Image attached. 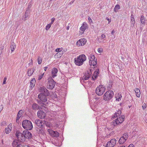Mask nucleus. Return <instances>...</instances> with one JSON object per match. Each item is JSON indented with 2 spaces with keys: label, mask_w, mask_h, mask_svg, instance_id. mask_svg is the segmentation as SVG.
I'll return each mask as SVG.
<instances>
[{
  "label": "nucleus",
  "mask_w": 147,
  "mask_h": 147,
  "mask_svg": "<svg viewBox=\"0 0 147 147\" xmlns=\"http://www.w3.org/2000/svg\"><path fill=\"white\" fill-rule=\"evenodd\" d=\"M121 113V110H119L117 113H116L118 116H119V118H117L115 120L113 121L112 122V125L115 126L121 123L124 120L125 116L124 115H120Z\"/></svg>",
  "instance_id": "obj_1"
},
{
  "label": "nucleus",
  "mask_w": 147,
  "mask_h": 147,
  "mask_svg": "<svg viewBox=\"0 0 147 147\" xmlns=\"http://www.w3.org/2000/svg\"><path fill=\"white\" fill-rule=\"evenodd\" d=\"M86 57L84 54H81L74 59L75 64L77 65L81 66L86 60Z\"/></svg>",
  "instance_id": "obj_2"
},
{
  "label": "nucleus",
  "mask_w": 147,
  "mask_h": 147,
  "mask_svg": "<svg viewBox=\"0 0 147 147\" xmlns=\"http://www.w3.org/2000/svg\"><path fill=\"white\" fill-rule=\"evenodd\" d=\"M22 125L23 127L26 130H31L33 128L32 122L29 120H24L22 122Z\"/></svg>",
  "instance_id": "obj_3"
},
{
  "label": "nucleus",
  "mask_w": 147,
  "mask_h": 147,
  "mask_svg": "<svg viewBox=\"0 0 147 147\" xmlns=\"http://www.w3.org/2000/svg\"><path fill=\"white\" fill-rule=\"evenodd\" d=\"M49 95H45L43 94L40 93L38 96L39 100H37V102L40 104H43V102H46L47 100V96Z\"/></svg>",
  "instance_id": "obj_4"
},
{
  "label": "nucleus",
  "mask_w": 147,
  "mask_h": 147,
  "mask_svg": "<svg viewBox=\"0 0 147 147\" xmlns=\"http://www.w3.org/2000/svg\"><path fill=\"white\" fill-rule=\"evenodd\" d=\"M113 92L112 90H109L104 95L103 99L105 101H109L113 98Z\"/></svg>",
  "instance_id": "obj_5"
},
{
  "label": "nucleus",
  "mask_w": 147,
  "mask_h": 147,
  "mask_svg": "<svg viewBox=\"0 0 147 147\" xmlns=\"http://www.w3.org/2000/svg\"><path fill=\"white\" fill-rule=\"evenodd\" d=\"M106 90L105 88L102 85H100L96 88V93L98 96L102 95Z\"/></svg>",
  "instance_id": "obj_6"
},
{
  "label": "nucleus",
  "mask_w": 147,
  "mask_h": 147,
  "mask_svg": "<svg viewBox=\"0 0 147 147\" xmlns=\"http://www.w3.org/2000/svg\"><path fill=\"white\" fill-rule=\"evenodd\" d=\"M16 135L18 140L19 141L23 142L25 141V139L23 133H22L18 131H17Z\"/></svg>",
  "instance_id": "obj_7"
},
{
  "label": "nucleus",
  "mask_w": 147,
  "mask_h": 147,
  "mask_svg": "<svg viewBox=\"0 0 147 147\" xmlns=\"http://www.w3.org/2000/svg\"><path fill=\"white\" fill-rule=\"evenodd\" d=\"M128 138V135L127 133L124 134L123 136L121 137L119 141V143L122 144L126 141Z\"/></svg>",
  "instance_id": "obj_8"
},
{
  "label": "nucleus",
  "mask_w": 147,
  "mask_h": 147,
  "mask_svg": "<svg viewBox=\"0 0 147 147\" xmlns=\"http://www.w3.org/2000/svg\"><path fill=\"white\" fill-rule=\"evenodd\" d=\"M116 143V140L113 138L111 139L109 142H107L106 147H113Z\"/></svg>",
  "instance_id": "obj_9"
},
{
  "label": "nucleus",
  "mask_w": 147,
  "mask_h": 147,
  "mask_svg": "<svg viewBox=\"0 0 147 147\" xmlns=\"http://www.w3.org/2000/svg\"><path fill=\"white\" fill-rule=\"evenodd\" d=\"M87 40L85 38H82L78 40L77 42V45L78 47L82 46L85 44Z\"/></svg>",
  "instance_id": "obj_10"
},
{
  "label": "nucleus",
  "mask_w": 147,
  "mask_h": 147,
  "mask_svg": "<svg viewBox=\"0 0 147 147\" xmlns=\"http://www.w3.org/2000/svg\"><path fill=\"white\" fill-rule=\"evenodd\" d=\"M34 123L37 126L41 128H43L44 126V123L40 119L35 120Z\"/></svg>",
  "instance_id": "obj_11"
},
{
  "label": "nucleus",
  "mask_w": 147,
  "mask_h": 147,
  "mask_svg": "<svg viewBox=\"0 0 147 147\" xmlns=\"http://www.w3.org/2000/svg\"><path fill=\"white\" fill-rule=\"evenodd\" d=\"M40 92V93L43 94L45 95H49V91L45 87H40L39 88Z\"/></svg>",
  "instance_id": "obj_12"
},
{
  "label": "nucleus",
  "mask_w": 147,
  "mask_h": 147,
  "mask_svg": "<svg viewBox=\"0 0 147 147\" xmlns=\"http://www.w3.org/2000/svg\"><path fill=\"white\" fill-rule=\"evenodd\" d=\"M28 130H25L23 132V135H24L25 139L26 138L29 139L32 138L31 134Z\"/></svg>",
  "instance_id": "obj_13"
},
{
  "label": "nucleus",
  "mask_w": 147,
  "mask_h": 147,
  "mask_svg": "<svg viewBox=\"0 0 147 147\" xmlns=\"http://www.w3.org/2000/svg\"><path fill=\"white\" fill-rule=\"evenodd\" d=\"M55 82L52 79V78H50L49 81L48 85H49V88L51 89H53L55 86Z\"/></svg>",
  "instance_id": "obj_14"
},
{
  "label": "nucleus",
  "mask_w": 147,
  "mask_h": 147,
  "mask_svg": "<svg viewBox=\"0 0 147 147\" xmlns=\"http://www.w3.org/2000/svg\"><path fill=\"white\" fill-rule=\"evenodd\" d=\"M37 116L40 119L44 118L46 116L45 113L42 111H39L37 113Z\"/></svg>",
  "instance_id": "obj_15"
},
{
  "label": "nucleus",
  "mask_w": 147,
  "mask_h": 147,
  "mask_svg": "<svg viewBox=\"0 0 147 147\" xmlns=\"http://www.w3.org/2000/svg\"><path fill=\"white\" fill-rule=\"evenodd\" d=\"M58 71L57 69L56 68H53L51 71L52 78H54L57 76V74Z\"/></svg>",
  "instance_id": "obj_16"
},
{
  "label": "nucleus",
  "mask_w": 147,
  "mask_h": 147,
  "mask_svg": "<svg viewBox=\"0 0 147 147\" xmlns=\"http://www.w3.org/2000/svg\"><path fill=\"white\" fill-rule=\"evenodd\" d=\"M87 27V24L86 23H84L80 28V33L83 34L86 29Z\"/></svg>",
  "instance_id": "obj_17"
},
{
  "label": "nucleus",
  "mask_w": 147,
  "mask_h": 147,
  "mask_svg": "<svg viewBox=\"0 0 147 147\" xmlns=\"http://www.w3.org/2000/svg\"><path fill=\"white\" fill-rule=\"evenodd\" d=\"M12 125L11 123H10L7 126V127L5 128V131L6 134H8L11 132L12 129Z\"/></svg>",
  "instance_id": "obj_18"
},
{
  "label": "nucleus",
  "mask_w": 147,
  "mask_h": 147,
  "mask_svg": "<svg viewBox=\"0 0 147 147\" xmlns=\"http://www.w3.org/2000/svg\"><path fill=\"white\" fill-rule=\"evenodd\" d=\"M34 71V69L33 68L29 69H28L27 74L28 76H30L32 74Z\"/></svg>",
  "instance_id": "obj_19"
},
{
  "label": "nucleus",
  "mask_w": 147,
  "mask_h": 147,
  "mask_svg": "<svg viewBox=\"0 0 147 147\" xmlns=\"http://www.w3.org/2000/svg\"><path fill=\"white\" fill-rule=\"evenodd\" d=\"M36 80L34 78H33L30 82V87L32 88L34 87Z\"/></svg>",
  "instance_id": "obj_20"
},
{
  "label": "nucleus",
  "mask_w": 147,
  "mask_h": 147,
  "mask_svg": "<svg viewBox=\"0 0 147 147\" xmlns=\"http://www.w3.org/2000/svg\"><path fill=\"white\" fill-rule=\"evenodd\" d=\"M10 48L11 52H13L14 51L16 48V45L13 42L11 43Z\"/></svg>",
  "instance_id": "obj_21"
},
{
  "label": "nucleus",
  "mask_w": 147,
  "mask_h": 147,
  "mask_svg": "<svg viewBox=\"0 0 147 147\" xmlns=\"http://www.w3.org/2000/svg\"><path fill=\"white\" fill-rule=\"evenodd\" d=\"M135 92L136 96L138 97H139L141 94L140 90L138 88H136L135 89Z\"/></svg>",
  "instance_id": "obj_22"
},
{
  "label": "nucleus",
  "mask_w": 147,
  "mask_h": 147,
  "mask_svg": "<svg viewBox=\"0 0 147 147\" xmlns=\"http://www.w3.org/2000/svg\"><path fill=\"white\" fill-rule=\"evenodd\" d=\"M32 109L34 110H38L39 109V106L36 103H34L32 106Z\"/></svg>",
  "instance_id": "obj_23"
},
{
  "label": "nucleus",
  "mask_w": 147,
  "mask_h": 147,
  "mask_svg": "<svg viewBox=\"0 0 147 147\" xmlns=\"http://www.w3.org/2000/svg\"><path fill=\"white\" fill-rule=\"evenodd\" d=\"M140 20L141 23L143 24H145L146 20L144 16L142 15L140 18Z\"/></svg>",
  "instance_id": "obj_24"
},
{
  "label": "nucleus",
  "mask_w": 147,
  "mask_h": 147,
  "mask_svg": "<svg viewBox=\"0 0 147 147\" xmlns=\"http://www.w3.org/2000/svg\"><path fill=\"white\" fill-rule=\"evenodd\" d=\"M89 61H92L95 60V57L94 55H90L89 57Z\"/></svg>",
  "instance_id": "obj_25"
},
{
  "label": "nucleus",
  "mask_w": 147,
  "mask_h": 147,
  "mask_svg": "<svg viewBox=\"0 0 147 147\" xmlns=\"http://www.w3.org/2000/svg\"><path fill=\"white\" fill-rule=\"evenodd\" d=\"M13 147H20V144H18L17 141H14L12 143Z\"/></svg>",
  "instance_id": "obj_26"
},
{
  "label": "nucleus",
  "mask_w": 147,
  "mask_h": 147,
  "mask_svg": "<svg viewBox=\"0 0 147 147\" xmlns=\"http://www.w3.org/2000/svg\"><path fill=\"white\" fill-rule=\"evenodd\" d=\"M96 60H94L92 61H89V64H90V65H92L93 66L96 65L97 63L96 61Z\"/></svg>",
  "instance_id": "obj_27"
},
{
  "label": "nucleus",
  "mask_w": 147,
  "mask_h": 147,
  "mask_svg": "<svg viewBox=\"0 0 147 147\" xmlns=\"http://www.w3.org/2000/svg\"><path fill=\"white\" fill-rule=\"evenodd\" d=\"M120 9V6L119 5H116L114 8V11L115 12H117L118 11V10Z\"/></svg>",
  "instance_id": "obj_28"
},
{
  "label": "nucleus",
  "mask_w": 147,
  "mask_h": 147,
  "mask_svg": "<svg viewBox=\"0 0 147 147\" xmlns=\"http://www.w3.org/2000/svg\"><path fill=\"white\" fill-rule=\"evenodd\" d=\"M59 134L58 132L57 131H54L52 136L57 137L59 136Z\"/></svg>",
  "instance_id": "obj_29"
},
{
  "label": "nucleus",
  "mask_w": 147,
  "mask_h": 147,
  "mask_svg": "<svg viewBox=\"0 0 147 147\" xmlns=\"http://www.w3.org/2000/svg\"><path fill=\"white\" fill-rule=\"evenodd\" d=\"M131 23L133 24V25H134L135 23V20L134 17V16L131 14Z\"/></svg>",
  "instance_id": "obj_30"
},
{
  "label": "nucleus",
  "mask_w": 147,
  "mask_h": 147,
  "mask_svg": "<svg viewBox=\"0 0 147 147\" xmlns=\"http://www.w3.org/2000/svg\"><path fill=\"white\" fill-rule=\"evenodd\" d=\"M28 12V11L27 10L25 12L24 16V21H25L26 20V18H27L29 16Z\"/></svg>",
  "instance_id": "obj_31"
},
{
  "label": "nucleus",
  "mask_w": 147,
  "mask_h": 147,
  "mask_svg": "<svg viewBox=\"0 0 147 147\" xmlns=\"http://www.w3.org/2000/svg\"><path fill=\"white\" fill-rule=\"evenodd\" d=\"M37 60L38 62V63L39 64H40L42 62V58L40 57H38V58L37 59Z\"/></svg>",
  "instance_id": "obj_32"
},
{
  "label": "nucleus",
  "mask_w": 147,
  "mask_h": 147,
  "mask_svg": "<svg viewBox=\"0 0 147 147\" xmlns=\"http://www.w3.org/2000/svg\"><path fill=\"white\" fill-rule=\"evenodd\" d=\"M47 131L49 132V133L52 136L53 134V133L54 131H53L52 129H47Z\"/></svg>",
  "instance_id": "obj_33"
},
{
  "label": "nucleus",
  "mask_w": 147,
  "mask_h": 147,
  "mask_svg": "<svg viewBox=\"0 0 147 147\" xmlns=\"http://www.w3.org/2000/svg\"><path fill=\"white\" fill-rule=\"evenodd\" d=\"M99 70L98 69H97L96 70V71H95L93 74V75H97L98 76V75L99 74Z\"/></svg>",
  "instance_id": "obj_34"
},
{
  "label": "nucleus",
  "mask_w": 147,
  "mask_h": 147,
  "mask_svg": "<svg viewBox=\"0 0 147 147\" xmlns=\"http://www.w3.org/2000/svg\"><path fill=\"white\" fill-rule=\"evenodd\" d=\"M90 78V76L89 75L85 76V77H83L82 79L83 80H87L88 79Z\"/></svg>",
  "instance_id": "obj_35"
},
{
  "label": "nucleus",
  "mask_w": 147,
  "mask_h": 147,
  "mask_svg": "<svg viewBox=\"0 0 147 147\" xmlns=\"http://www.w3.org/2000/svg\"><path fill=\"white\" fill-rule=\"evenodd\" d=\"M51 24H49L47 25L45 28L47 30H48L49 29L51 26Z\"/></svg>",
  "instance_id": "obj_36"
},
{
  "label": "nucleus",
  "mask_w": 147,
  "mask_h": 147,
  "mask_svg": "<svg viewBox=\"0 0 147 147\" xmlns=\"http://www.w3.org/2000/svg\"><path fill=\"white\" fill-rule=\"evenodd\" d=\"M18 116H20V117H21V116L22 115V110L20 111L18 113Z\"/></svg>",
  "instance_id": "obj_37"
},
{
  "label": "nucleus",
  "mask_w": 147,
  "mask_h": 147,
  "mask_svg": "<svg viewBox=\"0 0 147 147\" xmlns=\"http://www.w3.org/2000/svg\"><path fill=\"white\" fill-rule=\"evenodd\" d=\"M97 41L99 43L103 42L104 41L101 38H98L97 39Z\"/></svg>",
  "instance_id": "obj_38"
},
{
  "label": "nucleus",
  "mask_w": 147,
  "mask_h": 147,
  "mask_svg": "<svg viewBox=\"0 0 147 147\" xmlns=\"http://www.w3.org/2000/svg\"><path fill=\"white\" fill-rule=\"evenodd\" d=\"M44 74H41V75L39 76V77L38 78V80H40L41 79V78H42Z\"/></svg>",
  "instance_id": "obj_39"
},
{
  "label": "nucleus",
  "mask_w": 147,
  "mask_h": 147,
  "mask_svg": "<svg viewBox=\"0 0 147 147\" xmlns=\"http://www.w3.org/2000/svg\"><path fill=\"white\" fill-rule=\"evenodd\" d=\"M97 75H93L92 77V79L94 80L95 79L97 78Z\"/></svg>",
  "instance_id": "obj_40"
},
{
  "label": "nucleus",
  "mask_w": 147,
  "mask_h": 147,
  "mask_svg": "<svg viewBox=\"0 0 147 147\" xmlns=\"http://www.w3.org/2000/svg\"><path fill=\"white\" fill-rule=\"evenodd\" d=\"M7 80V78L6 77H5L4 78L3 81V84H5L6 83V81Z\"/></svg>",
  "instance_id": "obj_41"
},
{
  "label": "nucleus",
  "mask_w": 147,
  "mask_h": 147,
  "mask_svg": "<svg viewBox=\"0 0 147 147\" xmlns=\"http://www.w3.org/2000/svg\"><path fill=\"white\" fill-rule=\"evenodd\" d=\"M21 117H20V116L17 115V117L16 118V121L17 122H18L19 121V120Z\"/></svg>",
  "instance_id": "obj_42"
},
{
  "label": "nucleus",
  "mask_w": 147,
  "mask_h": 147,
  "mask_svg": "<svg viewBox=\"0 0 147 147\" xmlns=\"http://www.w3.org/2000/svg\"><path fill=\"white\" fill-rule=\"evenodd\" d=\"M98 51L99 53H101L102 51L103 50L101 48H99L98 49Z\"/></svg>",
  "instance_id": "obj_43"
},
{
  "label": "nucleus",
  "mask_w": 147,
  "mask_h": 147,
  "mask_svg": "<svg viewBox=\"0 0 147 147\" xmlns=\"http://www.w3.org/2000/svg\"><path fill=\"white\" fill-rule=\"evenodd\" d=\"M55 20V18H52L51 19V22L50 24H52L53 23Z\"/></svg>",
  "instance_id": "obj_44"
},
{
  "label": "nucleus",
  "mask_w": 147,
  "mask_h": 147,
  "mask_svg": "<svg viewBox=\"0 0 147 147\" xmlns=\"http://www.w3.org/2000/svg\"><path fill=\"white\" fill-rule=\"evenodd\" d=\"M105 37L106 36L104 34H102L101 35L100 38L102 39H103L105 38Z\"/></svg>",
  "instance_id": "obj_45"
},
{
  "label": "nucleus",
  "mask_w": 147,
  "mask_h": 147,
  "mask_svg": "<svg viewBox=\"0 0 147 147\" xmlns=\"http://www.w3.org/2000/svg\"><path fill=\"white\" fill-rule=\"evenodd\" d=\"M146 105L145 104H144L142 106V109L143 110H144L146 108Z\"/></svg>",
  "instance_id": "obj_46"
},
{
  "label": "nucleus",
  "mask_w": 147,
  "mask_h": 147,
  "mask_svg": "<svg viewBox=\"0 0 147 147\" xmlns=\"http://www.w3.org/2000/svg\"><path fill=\"white\" fill-rule=\"evenodd\" d=\"M3 105H1L0 106V113L1 111L3 109Z\"/></svg>",
  "instance_id": "obj_47"
},
{
  "label": "nucleus",
  "mask_w": 147,
  "mask_h": 147,
  "mask_svg": "<svg viewBox=\"0 0 147 147\" xmlns=\"http://www.w3.org/2000/svg\"><path fill=\"white\" fill-rule=\"evenodd\" d=\"M56 52H60L61 51V49L60 48L57 49L56 50Z\"/></svg>",
  "instance_id": "obj_48"
},
{
  "label": "nucleus",
  "mask_w": 147,
  "mask_h": 147,
  "mask_svg": "<svg viewBox=\"0 0 147 147\" xmlns=\"http://www.w3.org/2000/svg\"><path fill=\"white\" fill-rule=\"evenodd\" d=\"M117 116H118L116 113H115L114 115H113V117L115 118L117 117Z\"/></svg>",
  "instance_id": "obj_49"
},
{
  "label": "nucleus",
  "mask_w": 147,
  "mask_h": 147,
  "mask_svg": "<svg viewBox=\"0 0 147 147\" xmlns=\"http://www.w3.org/2000/svg\"><path fill=\"white\" fill-rule=\"evenodd\" d=\"M88 19L89 21V22H92V20L90 17H88Z\"/></svg>",
  "instance_id": "obj_50"
},
{
  "label": "nucleus",
  "mask_w": 147,
  "mask_h": 147,
  "mask_svg": "<svg viewBox=\"0 0 147 147\" xmlns=\"http://www.w3.org/2000/svg\"><path fill=\"white\" fill-rule=\"evenodd\" d=\"M134 145L133 144H130L128 147H134Z\"/></svg>",
  "instance_id": "obj_51"
},
{
  "label": "nucleus",
  "mask_w": 147,
  "mask_h": 147,
  "mask_svg": "<svg viewBox=\"0 0 147 147\" xmlns=\"http://www.w3.org/2000/svg\"><path fill=\"white\" fill-rule=\"evenodd\" d=\"M121 99V98H120V97H118V98H116V100L118 101H120Z\"/></svg>",
  "instance_id": "obj_52"
},
{
  "label": "nucleus",
  "mask_w": 147,
  "mask_h": 147,
  "mask_svg": "<svg viewBox=\"0 0 147 147\" xmlns=\"http://www.w3.org/2000/svg\"><path fill=\"white\" fill-rule=\"evenodd\" d=\"M115 32V30H113L112 32H111V34H112V35H113V34Z\"/></svg>",
  "instance_id": "obj_53"
},
{
  "label": "nucleus",
  "mask_w": 147,
  "mask_h": 147,
  "mask_svg": "<svg viewBox=\"0 0 147 147\" xmlns=\"http://www.w3.org/2000/svg\"><path fill=\"white\" fill-rule=\"evenodd\" d=\"M118 95V97H120V98H121L122 96L121 94H119Z\"/></svg>",
  "instance_id": "obj_54"
},
{
  "label": "nucleus",
  "mask_w": 147,
  "mask_h": 147,
  "mask_svg": "<svg viewBox=\"0 0 147 147\" xmlns=\"http://www.w3.org/2000/svg\"><path fill=\"white\" fill-rule=\"evenodd\" d=\"M107 19L108 20V21H109V23H110V22H111V20H110L109 18H107Z\"/></svg>",
  "instance_id": "obj_55"
},
{
  "label": "nucleus",
  "mask_w": 147,
  "mask_h": 147,
  "mask_svg": "<svg viewBox=\"0 0 147 147\" xmlns=\"http://www.w3.org/2000/svg\"><path fill=\"white\" fill-rule=\"evenodd\" d=\"M48 67H45L44 68V70L45 71H46L47 68Z\"/></svg>",
  "instance_id": "obj_56"
},
{
  "label": "nucleus",
  "mask_w": 147,
  "mask_h": 147,
  "mask_svg": "<svg viewBox=\"0 0 147 147\" xmlns=\"http://www.w3.org/2000/svg\"><path fill=\"white\" fill-rule=\"evenodd\" d=\"M3 46H1V50H2L3 49Z\"/></svg>",
  "instance_id": "obj_57"
},
{
  "label": "nucleus",
  "mask_w": 147,
  "mask_h": 147,
  "mask_svg": "<svg viewBox=\"0 0 147 147\" xmlns=\"http://www.w3.org/2000/svg\"><path fill=\"white\" fill-rule=\"evenodd\" d=\"M30 63L31 62V64L32 65V59H31L30 60Z\"/></svg>",
  "instance_id": "obj_58"
},
{
  "label": "nucleus",
  "mask_w": 147,
  "mask_h": 147,
  "mask_svg": "<svg viewBox=\"0 0 147 147\" xmlns=\"http://www.w3.org/2000/svg\"><path fill=\"white\" fill-rule=\"evenodd\" d=\"M24 147H30V146L27 145H25L24 146Z\"/></svg>",
  "instance_id": "obj_59"
},
{
  "label": "nucleus",
  "mask_w": 147,
  "mask_h": 147,
  "mask_svg": "<svg viewBox=\"0 0 147 147\" xmlns=\"http://www.w3.org/2000/svg\"><path fill=\"white\" fill-rule=\"evenodd\" d=\"M118 147H125L124 146H118Z\"/></svg>",
  "instance_id": "obj_60"
},
{
  "label": "nucleus",
  "mask_w": 147,
  "mask_h": 147,
  "mask_svg": "<svg viewBox=\"0 0 147 147\" xmlns=\"http://www.w3.org/2000/svg\"><path fill=\"white\" fill-rule=\"evenodd\" d=\"M2 50L0 51V55L2 53Z\"/></svg>",
  "instance_id": "obj_61"
},
{
  "label": "nucleus",
  "mask_w": 147,
  "mask_h": 147,
  "mask_svg": "<svg viewBox=\"0 0 147 147\" xmlns=\"http://www.w3.org/2000/svg\"><path fill=\"white\" fill-rule=\"evenodd\" d=\"M2 143H3V140H2Z\"/></svg>",
  "instance_id": "obj_62"
}]
</instances>
